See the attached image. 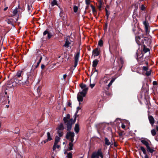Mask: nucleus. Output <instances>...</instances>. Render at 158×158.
I'll use <instances>...</instances> for the list:
<instances>
[{"instance_id": "nucleus-45", "label": "nucleus", "mask_w": 158, "mask_h": 158, "mask_svg": "<svg viewBox=\"0 0 158 158\" xmlns=\"http://www.w3.org/2000/svg\"><path fill=\"white\" fill-rule=\"evenodd\" d=\"M95 84H90V86L91 88L92 89L95 86Z\"/></svg>"}, {"instance_id": "nucleus-56", "label": "nucleus", "mask_w": 158, "mask_h": 158, "mask_svg": "<svg viewBox=\"0 0 158 158\" xmlns=\"http://www.w3.org/2000/svg\"><path fill=\"white\" fill-rule=\"evenodd\" d=\"M37 92H40V90L39 91V88L38 87L37 89Z\"/></svg>"}, {"instance_id": "nucleus-47", "label": "nucleus", "mask_w": 158, "mask_h": 158, "mask_svg": "<svg viewBox=\"0 0 158 158\" xmlns=\"http://www.w3.org/2000/svg\"><path fill=\"white\" fill-rule=\"evenodd\" d=\"M121 127L123 129H124L125 128V125L123 123L122 124Z\"/></svg>"}, {"instance_id": "nucleus-5", "label": "nucleus", "mask_w": 158, "mask_h": 158, "mask_svg": "<svg viewBox=\"0 0 158 158\" xmlns=\"http://www.w3.org/2000/svg\"><path fill=\"white\" fill-rule=\"evenodd\" d=\"M147 38H143V36H137L135 37V40L138 45L144 44V41L147 40Z\"/></svg>"}, {"instance_id": "nucleus-11", "label": "nucleus", "mask_w": 158, "mask_h": 158, "mask_svg": "<svg viewBox=\"0 0 158 158\" xmlns=\"http://www.w3.org/2000/svg\"><path fill=\"white\" fill-rule=\"evenodd\" d=\"M118 62V66L119 67V69H121L123 66V64L124 63L123 59L121 58L119 60Z\"/></svg>"}, {"instance_id": "nucleus-37", "label": "nucleus", "mask_w": 158, "mask_h": 158, "mask_svg": "<svg viewBox=\"0 0 158 158\" xmlns=\"http://www.w3.org/2000/svg\"><path fill=\"white\" fill-rule=\"evenodd\" d=\"M67 156L68 158H72V153L70 152H69V153H68Z\"/></svg>"}, {"instance_id": "nucleus-22", "label": "nucleus", "mask_w": 158, "mask_h": 158, "mask_svg": "<svg viewBox=\"0 0 158 158\" xmlns=\"http://www.w3.org/2000/svg\"><path fill=\"white\" fill-rule=\"evenodd\" d=\"M70 44V42L68 40H67L65 41V43L63 46L66 48H68L69 47Z\"/></svg>"}, {"instance_id": "nucleus-60", "label": "nucleus", "mask_w": 158, "mask_h": 158, "mask_svg": "<svg viewBox=\"0 0 158 158\" xmlns=\"http://www.w3.org/2000/svg\"><path fill=\"white\" fill-rule=\"evenodd\" d=\"M6 106L7 107V108H8L9 106V105H6Z\"/></svg>"}, {"instance_id": "nucleus-52", "label": "nucleus", "mask_w": 158, "mask_h": 158, "mask_svg": "<svg viewBox=\"0 0 158 158\" xmlns=\"http://www.w3.org/2000/svg\"><path fill=\"white\" fill-rule=\"evenodd\" d=\"M80 109V108L79 107H77V110L76 112V114H77L78 113V110Z\"/></svg>"}, {"instance_id": "nucleus-17", "label": "nucleus", "mask_w": 158, "mask_h": 158, "mask_svg": "<svg viewBox=\"0 0 158 158\" xmlns=\"http://www.w3.org/2000/svg\"><path fill=\"white\" fill-rule=\"evenodd\" d=\"M103 4V2L102 0H99L98 1V7L99 10H100L102 7V5Z\"/></svg>"}, {"instance_id": "nucleus-39", "label": "nucleus", "mask_w": 158, "mask_h": 158, "mask_svg": "<svg viewBox=\"0 0 158 158\" xmlns=\"http://www.w3.org/2000/svg\"><path fill=\"white\" fill-rule=\"evenodd\" d=\"M91 7L92 8V11H93V13H94L95 12H96V10L95 9V7H94V6L92 5H91Z\"/></svg>"}, {"instance_id": "nucleus-1", "label": "nucleus", "mask_w": 158, "mask_h": 158, "mask_svg": "<svg viewBox=\"0 0 158 158\" xmlns=\"http://www.w3.org/2000/svg\"><path fill=\"white\" fill-rule=\"evenodd\" d=\"M80 86L82 91L80 90L78 93L77 95V98L80 104V102L83 101V98L85 97L88 89V88L85 85L83 84H81Z\"/></svg>"}, {"instance_id": "nucleus-36", "label": "nucleus", "mask_w": 158, "mask_h": 158, "mask_svg": "<svg viewBox=\"0 0 158 158\" xmlns=\"http://www.w3.org/2000/svg\"><path fill=\"white\" fill-rule=\"evenodd\" d=\"M58 135L60 137H61L63 135V133L61 131H58Z\"/></svg>"}, {"instance_id": "nucleus-7", "label": "nucleus", "mask_w": 158, "mask_h": 158, "mask_svg": "<svg viewBox=\"0 0 158 158\" xmlns=\"http://www.w3.org/2000/svg\"><path fill=\"white\" fill-rule=\"evenodd\" d=\"M42 57L41 54H38L36 55V58L35 60V61L37 62V64L36 66V68H37L39 66Z\"/></svg>"}, {"instance_id": "nucleus-3", "label": "nucleus", "mask_w": 158, "mask_h": 158, "mask_svg": "<svg viewBox=\"0 0 158 158\" xmlns=\"http://www.w3.org/2000/svg\"><path fill=\"white\" fill-rule=\"evenodd\" d=\"M74 134L73 132H68L66 136V138L67 139H70L71 142L69 143V150H71L73 149V142L74 140Z\"/></svg>"}, {"instance_id": "nucleus-49", "label": "nucleus", "mask_w": 158, "mask_h": 158, "mask_svg": "<svg viewBox=\"0 0 158 158\" xmlns=\"http://www.w3.org/2000/svg\"><path fill=\"white\" fill-rule=\"evenodd\" d=\"M45 66L44 65V64H42L41 65V68L42 69H44V67H45Z\"/></svg>"}, {"instance_id": "nucleus-14", "label": "nucleus", "mask_w": 158, "mask_h": 158, "mask_svg": "<svg viewBox=\"0 0 158 158\" xmlns=\"http://www.w3.org/2000/svg\"><path fill=\"white\" fill-rule=\"evenodd\" d=\"M148 119L151 125L153 126L154 123V119L152 116H148Z\"/></svg>"}, {"instance_id": "nucleus-44", "label": "nucleus", "mask_w": 158, "mask_h": 158, "mask_svg": "<svg viewBox=\"0 0 158 158\" xmlns=\"http://www.w3.org/2000/svg\"><path fill=\"white\" fill-rule=\"evenodd\" d=\"M85 3L87 5H89L90 4V0H85Z\"/></svg>"}, {"instance_id": "nucleus-32", "label": "nucleus", "mask_w": 158, "mask_h": 158, "mask_svg": "<svg viewBox=\"0 0 158 158\" xmlns=\"http://www.w3.org/2000/svg\"><path fill=\"white\" fill-rule=\"evenodd\" d=\"M151 132L152 135L153 136L156 135V131L154 129L152 130L151 131Z\"/></svg>"}, {"instance_id": "nucleus-15", "label": "nucleus", "mask_w": 158, "mask_h": 158, "mask_svg": "<svg viewBox=\"0 0 158 158\" xmlns=\"http://www.w3.org/2000/svg\"><path fill=\"white\" fill-rule=\"evenodd\" d=\"M146 148L147 151L151 153L152 154L155 151V148H154L150 147L149 146Z\"/></svg>"}, {"instance_id": "nucleus-34", "label": "nucleus", "mask_w": 158, "mask_h": 158, "mask_svg": "<svg viewBox=\"0 0 158 158\" xmlns=\"http://www.w3.org/2000/svg\"><path fill=\"white\" fill-rule=\"evenodd\" d=\"M78 9V7L77 6H75L73 7V10L74 12L76 13L77 12Z\"/></svg>"}, {"instance_id": "nucleus-33", "label": "nucleus", "mask_w": 158, "mask_h": 158, "mask_svg": "<svg viewBox=\"0 0 158 158\" xmlns=\"http://www.w3.org/2000/svg\"><path fill=\"white\" fill-rule=\"evenodd\" d=\"M151 70L148 71H147L146 73L145 74L147 76H148L151 75Z\"/></svg>"}, {"instance_id": "nucleus-6", "label": "nucleus", "mask_w": 158, "mask_h": 158, "mask_svg": "<svg viewBox=\"0 0 158 158\" xmlns=\"http://www.w3.org/2000/svg\"><path fill=\"white\" fill-rule=\"evenodd\" d=\"M143 23L145 27V31L146 34H149L150 29L149 23L148 21L146 20L143 21Z\"/></svg>"}, {"instance_id": "nucleus-43", "label": "nucleus", "mask_w": 158, "mask_h": 158, "mask_svg": "<svg viewBox=\"0 0 158 158\" xmlns=\"http://www.w3.org/2000/svg\"><path fill=\"white\" fill-rule=\"evenodd\" d=\"M106 15L107 16V18H108L109 16V15L110 13L108 12V10L106 9Z\"/></svg>"}, {"instance_id": "nucleus-29", "label": "nucleus", "mask_w": 158, "mask_h": 158, "mask_svg": "<svg viewBox=\"0 0 158 158\" xmlns=\"http://www.w3.org/2000/svg\"><path fill=\"white\" fill-rule=\"evenodd\" d=\"M57 4V2L56 0H53L51 2V5L52 6H53Z\"/></svg>"}, {"instance_id": "nucleus-55", "label": "nucleus", "mask_w": 158, "mask_h": 158, "mask_svg": "<svg viewBox=\"0 0 158 158\" xmlns=\"http://www.w3.org/2000/svg\"><path fill=\"white\" fill-rule=\"evenodd\" d=\"M114 81V79H112V80L111 81H110V82H111V83H113V82Z\"/></svg>"}, {"instance_id": "nucleus-62", "label": "nucleus", "mask_w": 158, "mask_h": 158, "mask_svg": "<svg viewBox=\"0 0 158 158\" xmlns=\"http://www.w3.org/2000/svg\"><path fill=\"white\" fill-rule=\"evenodd\" d=\"M8 102H10V101H9V99H8Z\"/></svg>"}, {"instance_id": "nucleus-9", "label": "nucleus", "mask_w": 158, "mask_h": 158, "mask_svg": "<svg viewBox=\"0 0 158 158\" xmlns=\"http://www.w3.org/2000/svg\"><path fill=\"white\" fill-rule=\"evenodd\" d=\"M80 56V52H77L76 55L74 56V66L76 67L77 64L79 60V58Z\"/></svg>"}, {"instance_id": "nucleus-59", "label": "nucleus", "mask_w": 158, "mask_h": 158, "mask_svg": "<svg viewBox=\"0 0 158 158\" xmlns=\"http://www.w3.org/2000/svg\"><path fill=\"white\" fill-rule=\"evenodd\" d=\"M137 60H138V61H139V58L138 57H137Z\"/></svg>"}, {"instance_id": "nucleus-63", "label": "nucleus", "mask_w": 158, "mask_h": 158, "mask_svg": "<svg viewBox=\"0 0 158 158\" xmlns=\"http://www.w3.org/2000/svg\"><path fill=\"white\" fill-rule=\"evenodd\" d=\"M7 98H9V96H7Z\"/></svg>"}, {"instance_id": "nucleus-23", "label": "nucleus", "mask_w": 158, "mask_h": 158, "mask_svg": "<svg viewBox=\"0 0 158 158\" xmlns=\"http://www.w3.org/2000/svg\"><path fill=\"white\" fill-rule=\"evenodd\" d=\"M29 76L28 74V77H27V80L25 81L22 82V84L23 85H25L28 84L30 82V81L28 80L29 79Z\"/></svg>"}, {"instance_id": "nucleus-51", "label": "nucleus", "mask_w": 158, "mask_h": 158, "mask_svg": "<svg viewBox=\"0 0 158 158\" xmlns=\"http://www.w3.org/2000/svg\"><path fill=\"white\" fill-rule=\"evenodd\" d=\"M112 84V83L111 82H110L108 84V87H110L111 85Z\"/></svg>"}, {"instance_id": "nucleus-30", "label": "nucleus", "mask_w": 158, "mask_h": 158, "mask_svg": "<svg viewBox=\"0 0 158 158\" xmlns=\"http://www.w3.org/2000/svg\"><path fill=\"white\" fill-rule=\"evenodd\" d=\"M98 45L99 46H100V47L102 46L103 45V42L102 40H99L98 43Z\"/></svg>"}, {"instance_id": "nucleus-8", "label": "nucleus", "mask_w": 158, "mask_h": 158, "mask_svg": "<svg viewBox=\"0 0 158 158\" xmlns=\"http://www.w3.org/2000/svg\"><path fill=\"white\" fill-rule=\"evenodd\" d=\"M140 141L143 144L145 145L146 148L149 146V142H150V141L147 139L145 138H142Z\"/></svg>"}, {"instance_id": "nucleus-54", "label": "nucleus", "mask_w": 158, "mask_h": 158, "mask_svg": "<svg viewBox=\"0 0 158 158\" xmlns=\"http://www.w3.org/2000/svg\"><path fill=\"white\" fill-rule=\"evenodd\" d=\"M71 103L70 102H69L68 104V106H71Z\"/></svg>"}, {"instance_id": "nucleus-18", "label": "nucleus", "mask_w": 158, "mask_h": 158, "mask_svg": "<svg viewBox=\"0 0 158 158\" xmlns=\"http://www.w3.org/2000/svg\"><path fill=\"white\" fill-rule=\"evenodd\" d=\"M80 130L79 125L78 124H76L75 125L74 131L77 133H78Z\"/></svg>"}, {"instance_id": "nucleus-13", "label": "nucleus", "mask_w": 158, "mask_h": 158, "mask_svg": "<svg viewBox=\"0 0 158 158\" xmlns=\"http://www.w3.org/2000/svg\"><path fill=\"white\" fill-rule=\"evenodd\" d=\"M140 149L142 151L143 154H144L145 155L144 158H149L147 154L146 151V150L143 147L140 146Z\"/></svg>"}, {"instance_id": "nucleus-41", "label": "nucleus", "mask_w": 158, "mask_h": 158, "mask_svg": "<svg viewBox=\"0 0 158 158\" xmlns=\"http://www.w3.org/2000/svg\"><path fill=\"white\" fill-rule=\"evenodd\" d=\"M109 80V79L107 78L106 77H105L103 78V80L105 81H106V83H107V81Z\"/></svg>"}, {"instance_id": "nucleus-16", "label": "nucleus", "mask_w": 158, "mask_h": 158, "mask_svg": "<svg viewBox=\"0 0 158 158\" xmlns=\"http://www.w3.org/2000/svg\"><path fill=\"white\" fill-rule=\"evenodd\" d=\"M17 21V19L14 20L12 18H10L7 20V22L9 24H12L14 22H16Z\"/></svg>"}, {"instance_id": "nucleus-64", "label": "nucleus", "mask_w": 158, "mask_h": 158, "mask_svg": "<svg viewBox=\"0 0 158 158\" xmlns=\"http://www.w3.org/2000/svg\"><path fill=\"white\" fill-rule=\"evenodd\" d=\"M143 56V55H142V56H141V57Z\"/></svg>"}, {"instance_id": "nucleus-53", "label": "nucleus", "mask_w": 158, "mask_h": 158, "mask_svg": "<svg viewBox=\"0 0 158 158\" xmlns=\"http://www.w3.org/2000/svg\"><path fill=\"white\" fill-rule=\"evenodd\" d=\"M8 7H5L4 9V11L6 10H7V9H8Z\"/></svg>"}, {"instance_id": "nucleus-2", "label": "nucleus", "mask_w": 158, "mask_h": 158, "mask_svg": "<svg viewBox=\"0 0 158 158\" xmlns=\"http://www.w3.org/2000/svg\"><path fill=\"white\" fill-rule=\"evenodd\" d=\"M70 116L69 114L66 115L65 117H64L63 118L64 121L65 123H66L67 129L68 131H70L72 128V125L74 123L73 122L72 118H70Z\"/></svg>"}, {"instance_id": "nucleus-46", "label": "nucleus", "mask_w": 158, "mask_h": 158, "mask_svg": "<svg viewBox=\"0 0 158 158\" xmlns=\"http://www.w3.org/2000/svg\"><path fill=\"white\" fill-rule=\"evenodd\" d=\"M157 84V82L156 81H154L153 82V85H156Z\"/></svg>"}, {"instance_id": "nucleus-58", "label": "nucleus", "mask_w": 158, "mask_h": 158, "mask_svg": "<svg viewBox=\"0 0 158 158\" xmlns=\"http://www.w3.org/2000/svg\"><path fill=\"white\" fill-rule=\"evenodd\" d=\"M30 81L31 82L32 81V80H31V79H30Z\"/></svg>"}, {"instance_id": "nucleus-25", "label": "nucleus", "mask_w": 158, "mask_h": 158, "mask_svg": "<svg viewBox=\"0 0 158 158\" xmlns=\"http://www.w3.org/2000/svg\"><path fill=\"white\" fill-rule=\"evenodd\" d=\"M105 144L107 146L111 144L110 142L109 141L108 139L107 138H105Z\"/></svg>"}, {"instance_id": "nucleus-27", "label": "nucleus", "mask_w": 158, "mask_h": 158, "mask_svg": "<svg viewBox=\"0 0 158 158\" xmlns=\"http://www.w3.org/2000/svg\"><path fill=\"white\" fill-rule=\"evenodd\" d=\"M60 138L59 137L56 136L55 138V144L58 143L60 141Z\"/></svg>"}, {"instance_id": "nucleus-10", "label": "nucleus", "mask_w": 158, "mask_h": 158, "mask_svg": "<svg viewBox=\"0 0 158 158\" xmlns=\"http://www.w3.org/2000/svg\"><path fill=\"white\" fill-rule=\"evenodd\" d=\"M100 49L97 48L94 50L93 51V55L95 57L98 56L99 55Z\"/></svg>"}, {"instance_id": "nucleus-35", "label": "nucleus", "mask_w": 158, "mask_h": 158, "mask_svg": "<svg viewBox=\"0 0 158 158\" xmlns=\"http://www.w3.org/2000/svg\"><path fill=\"white\" fill-rule=\"evenodd\" d=\"M142 70L144 71H147L148 70V68L147 66H143L142 67Z\"/></svg>"}, {"instance_id": "nucleus-21", "label": "nucleus", "mask_w": 158, "mask_h": 158, "mask_svg": "<svg viewBox=\"0 0 158 158\" xmlns=\"http://www.w3.org/2000/svg\"><path fill=\"white\" fill-rule=\"evenodd\" d=\"M98 62V60H94L93 62V66L95 68L97 65Z\"/></svg>"}, {"instance_id": "nucleus-20", "label": "nucleus", "mask_w": 158, "mask_h": 158, "mask_svg": "<svg viewBox=\"0 0 158 158\" xmlns=\"http://www.w3.org/2000/svg\"><path fill=\"white\" fill-rule=\"evenodd\" d=\"M60 147V146L58 144V143H54L52 149L54 151L56 150V148L58 149Z\"/></svg>"}, {"instance_id": "nucleus-4", "label": "nucleus", "mask_w": 158, "mask_h": 158, "mask_svg": "<svg viewBox=\"0 0 158 158\" xmlns=\"http://www.w3.org/2000/svg\"><path fill=\"white\" fill-rule=\"evenodd\" d=\"M103 158V155L101 148H99L96 151L93 152L91 156V158Z\"/></svg>"}, {"instance_id": "nucleus-61", "label": "nucleus", "mask_w": 158, "mask_h": 158, "mask_svg": "<svg viewBox=\"0 0 158 158\" xmlns=\"http://www.w3.org/2000/svg\"><path fill=\"white\" fill-rule=\"evenodd\" d=\"M5 94H7V92H6H6H5Z\"/></svg>"}, {"instance_id": "nucleus-26", "label": "nucleus", "mask_w": 158, "mask_h": 158, "mask_svg": "<svg viewBox=\"0 0 158 158\" xmlns=\"http://www.w3.org/2000/svg\"><path fill=\"white\" fill-rule=\"evenodd\" d=\"M22 71H19L16 74L15 76L16 78H18L21 75Z\"/></svg>"}, {"instance_id": "nucleus-50", "label": "nucleus", "mask_w": 158, "mask_h": 158, "mask_svg": "<svg viewBox=\"0 0 158 158\" xmlns=\"http://www.w3.org/2000/svg\"><path fill=\"white\" fill-rule=\"evenodd\" d=\"M33 71H31L30 72V76H33Z\"/></svg>"}, {"instance_id": "nucleus-40", "label": "nucleus", "mask_w": 158, "mask_h": 158, "mask_svg": "<svg viewBox=\"0 0 158 158\" xmlns=\"http://www.w3.org/2000/svg\"><path fill=\"white\" fill-rule=\"evenodd\" d=\"M48 141L47 140V139L44 140L43 141H42L41 142V143L42 144H44L46 143Z\"/></svg>"}, {"instance_id": "nucleus-48", "label": "nucleus", "mask_w": 158, "mask_h": 158, "mask_svg": "<svg viewBox=\"0 0 158 158\" xmlns=\"http://www.w3.org/2000/svg\"><path fill=\"white\" fill-rule=\"evenodd\" d=\"M67 75L66 74H64L63 75V79L65 80V78L66 77Z\"/></svg>"}, {"instance_id": "nucleus-28", "label": "nucleus", "mask_w": 158, "mask_h": 158, "mask_svg": "<svg viewBox=\"0 0 158 158\" xmlns=\"http://www.w3.org/2000/svg\"><path fill=\"white\" fill-rule=\"evenodd\" d=\"M143 50L145 53H146L149 51V48H146L145 46L144 45Z\"/></svg>"}, {"instance_id": "nucleus-24", "label": "nucleus", "mask_w": 158, "mask_h": 158, "mask_svg": "<svg viewBox=\"0 0 158 158\" xmlns=\"http://www.w3.org/2000/svg\"><path fill=\"white\" fill-rule=\"evenodd\" d=\"M47 140L48 141L51 140L52 139V136H51L50 133L49 132H48L47 133Z\"/></svg>"}, {"instance_id": "nucleus-38", "label": "nucleus", "mask_w": 158, "mask_h": 158, "mask_svg": "<svg viewBox=\"0 0 158 158\" xmlns=\"http://www.w3.org/2000/svg\"><path fill=\"white\" fill-rule=\"evenodd\" d=\"M99 126L101 127V128H100V129L102 130L105 127V125L104 124H101L99 125Z\"/></svg>"}, {"instance_id": "nucleus-19", "label": "nucleus", "mask_w": 158, "mask_h": 158, "mask_svg": "<svg viewBox=\"0 0 158 158\" xmlns=\"http://www.w3.org/2000/svg\"><path fill=\"white\" fill-rule=\"evenodd\" d=\"M57 129H58V131H62L64 129V127L63 124L62 123L60 124L58 126Z\"/></svg>"}, {"instance_id": "nucleus-57", "label": "nucleus", "mask_w": 158, "mask_h": 158, "mask_svg": "<svg viewBox=\"0 0 158 158\" xmlns=\"http://www.w3.org/2000/svg\"><path fill=\"white\" fill-rule=\"evenodd\" d=\"M156 129L157 131H158V126H156Z\"/></svg>"}, {"instance_id": "nucleus-12", "label": "nucleus", "mask_w": 158, "mask_h": 158, "mask_svg": "<svg viewBox=\"0 0 158 158\" xmlns=\"http://www.w3.org/2000/svg\"><path fill=\"white\" fill-rule=\"evenodd\" d=\"M48 34L47 38L48 39H50L52 36V33L49 32L48 31L46 30L43 33L44 36H45L46 34Z\"/></svg>"}, {"instance_id": "nucleus-31", "label": "nucleus", "mask_w": 158, "mask_h": 158, "mask_svg": "<svg viewBox=\"0 0 158 158\" xmlns=\"http://www.w3.org/2000/svg\"><path fill=\"white\" fill-rule=\"evenodd\" d=\"M18 12L17 8H16L13 11V15L15 16L16 15Z\"/></svg>"}, {"instance_id": "nucleus-42", "label": "nucleus", "mask_w": 158, "mask_h": 158, "mask_svg": "<svg viewBox=\"0 0 158 158\" xmlns=\"http://www.w3.org/2000/svg\"><path fill=\"white\" fill-rule=\"evenodd\" d=\"M140 9L142 10H144L145 9V7L143 5H142L140 7Z\"/></svg>"}]
</instances>
